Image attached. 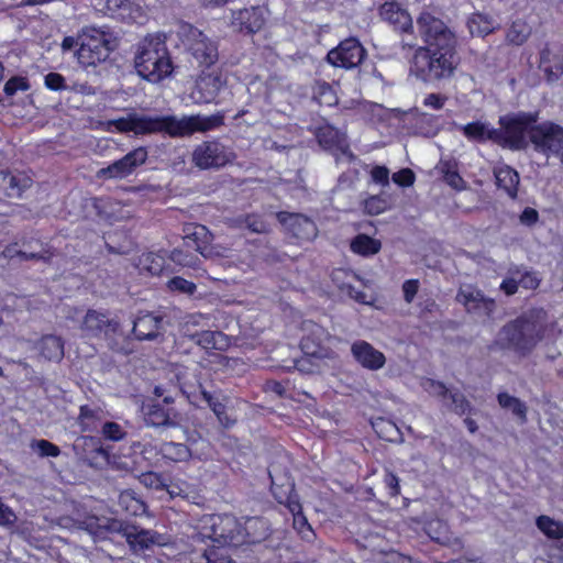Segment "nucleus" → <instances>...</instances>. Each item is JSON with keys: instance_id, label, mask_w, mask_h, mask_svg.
Here are the masks:
<instances>
[{"instance_id": "4", "label": "nucleus", "mask_w": 563, "mask_h": 563, "mask_svg": "<svg viewBox=\"0 0 563 563\" xmlns=\"http://www.w3.org/2000/svg\"><path fill=\"white\" fill-rule=\"evenodd\" d=\"M541 340V328L534 321L521 317L506 323L498 331L494 344L500 350H509L525 357Z\"/></svg>"}, {"instance_id": "35", "label": "nucleus", "mask_w": 563, "mask_h": 563, "mask_svg": "<svg viewBox=\"0 0 563 563\" xmlns=\"http://www.w3.org/2000/svg\"><path fill=\"white\" fill-rule=\"evenodd\" d=\"M467 27L473 36H486L496 29L493 18L481 12L473 13L468 18Z\"/></svg>"}, {"instance_id": "2", "label": "nucleus", "mask_w": 563, "mask_h": 563, "mask_svg": "<svg viewBox=\"0 0 563 563\" xmlns=\"http://www.w3.org/2000/svg\"><path fill=\"white\" fill-rule=\"evenodd\" d=\"M134 68L143 79L157 84L172 75L174 65L164 36H145L134 54Z\"/></svg>"}, {"instance_id": "25", "label": "nucleus", "mask_w": 563, "mask_h": 563, "mask_svg": "<svg viewBox=\"0 0 563 563\" xmlns=\"http://www.w3.org/2000/svg\"><path fill=\"white\" fill-rule=\"evenodd\" d=\"M380 16L401 32L412 31V19L408 11L395 1L385 2L379 8Z\"/></svg>"}, {"instance_id": "36", "label": "nucleus", "mask_w": 563, "mask_h": 563, "mask_svg": "<svg viewBox=\"0 0 563 563\" xmlns=\"http://www.w3.org/2000/svg\"><path fill=\"white\" fill-rule=\"evenodd\" d=\"M382 249L379 240L373 239L366 234H357L351 241V250L353 253L362 256H372L377 254Z\"/></svg>"}, {"instance_id": "30", "label": "nucleus", "mask_w": 563, "mask_h": 563, "mask_svg": "<svg viewBox=\"0 0 563 563\" xmlns=\"http://www.w3.org/2000/svg\"><path fill=\"white\" fill-rule=\"evenodd\" d=\"M242 536L244 537V544L264 541L269 536L267 521L258 517L247 518L242 525Z\"/></svg>"}, {"instance_id": "16", "label": "nucleus", "mask_w": 563, "mask_h": 563, "mask_svg": "<svg viewBox=\"0 0 563 563\" xmlns=\"http://www.w3.org/2000/svg\"><path fill=\"white\" fill-rule=\"evenodd\" d=\"M306 335L301 339L300 346L307 356L316 358H325L330 356V351L324 346L330 339L329 332L321 325L308 321L303 324Z\"/></svg>"}, {"instance_id": "1", "label": "nucleus", "mask_w": 563, "mask_h": 563, "mask_svg": "<svg viewBox=\"0 0 563 563\" xmlns=\"http://www.w3.org/2000/svg\"><path fill=\"white\" fill-rule=\"evenodd\" d=\"M223 115H175L150 117L130 115L114 121L115 128L121 132H134L135 134L165 133L170 137H184L194 133H206L216 130L223 124Z\"/></svg>"}, {"instance_id": "12", "label": "nucleus", "mask_w": 563, "mask_h": 563, "mask_svg": "<svg viewBox=\"0 0 563 563\" xmlns=\"http://www.w3.org/2000/svg\"><path fill=\"white\" fill-rule=\"evenodd\" d=\"M180 32L191 55L200 65L210 66L218 60L217 44L200 30L190 24H184Z\"/></svg>"}, {"instance_id": "39", "label": "nucleus", "mask_w": 563, "mask_h": 563, "mask_svg": "<svg viewBox=\"0 0 563 563\" xmlns=\"http://www.w3.org/2000/svg\"><path fill=\"white\" fill-rule=\"evenodd\" d=\"M531 31V26L525 20H515L507 31L506 40L512 45L520 46L527 42Z\"/></svg>"}, {"instance_id": "21", "label": "nucleus", "mask_w": 563, "mask_h": 563, "mask_svg": "<svg viewBox=\"0 0 563 563\" xmlns=\"http://www.w3.org/2000/svg\"><path fill=\"white\" fill-rule=\"evenodd\" d=\"M118 322L110 319L104 312L98 310H88L81 330L88 338L108 336L118 330Z\"/></svg>"}, {"instance_id": "62", "label": "nucleus", "mask_w": 563, "mask_h": 563, "mask_svg": "<svg viewBox=\"0 0 563 563\" xmlns=\"http://www.w3.org/2000/svg\"><path fill=\"white\" fill-rule=\"evenodd\" d=\"M522 225L532 227L539 221V213L536 209L527 207L519 216Z\"/></svg>"}, {"instance_id": "46", "label": "nucleus", "mask_w": 563, "mask_h": 563, "mask_svg": "<svg viewBox=\"0 0 563 563\" xmlns=\"http://www.w3.org/2000/svg\"><path fill=\"white\" fill-rule=\"evenodd\" d=\"M373 427L377 434L386 441H397L401 437L397 426L389 420L378 419Z\"/></svg>"}, {"instance_id": "64", "label": "nucleus", "mask_w": 563, "mask_h": 563, "mask_svg": "<svg viewBox=\"0 0 563 563\" xmlns=\"http://www.w3.org/2000/svg\"><path fill=\"white\" fill-rule=\"evenodd\" d=\"M123 1L124 0H98L97 5H99L100 10L104 11V13L113 16V14L118 12V9H120V5H122Z\"/></svg>"}, {"instance_id": "17", "label": "nucleus", "mask_w": 563, "mask_h": 563, "mask_svg": "<svg viewBox=\"0 0 563 563\" xmlns=\"http://www.w3.org/2000/svg\"><path fill=\"white\" fill-rule=\"evenodd\" d=\"M317 139L323 148L333 153L338 162H350L354 158L350 151L345 134L334 126L328 124L320 126L317 131Z\"/></svg>"}, {"instance_id": "19", "label": "nucleus", "mask_w": 563, "mask_h": 563, "mask_svg": "<svg viewBox=\"0 0 563 563\" xmlns=\"http://www.w3.org/2000/svg\"><path fill=\"white\" fill-rule=\"evenodd\" d=\"M351 354L357 364L368 371H379L386 364L384 353L364 340L355 341L351 345Z\"/></svg>"}, {"instance_id": "45", "label": "nucleus", "mask_w": 563, "mask_h": 563, "mask_svg": "<svg viewBox=\"0 0 563 563\" xmlns=\"http://www.w3.org/2000/svg\"><path fill=\"white\" fill-rule=\"evenodd\" d=\"M112 18L123 22H137L143 18V11L142 8L133 1L124 0Z\"/></svg>"}, {"instance_id": "18", "label": "nucleus", "mask_w": 563, "mask_h": 563, "mask_svg": "<svg viewBox=\"0 0 563 563\" xmlns=\"http://www.w3.org/2000/svg\"><path fill=\"white\" fill-rule=\"evenodd\" d=\"M277 219L289 233L299 240L312 241L318 235L316 223L305 214L282 211L277 213Z\"/></svg>"}, {"instance_id": "8", "label": "nucleus", "mask_w": 563, "mask_h": 563, "mask_svg": "<svg viewBox=\"0 0 563 563\" xmlns=\"http://www.w3.org/2000/svg\"><path fill=\"white\" fill-rule=\"evenodd\" d=\"M200 532L202 539H210L220 545L239 547L244 544L242 523L231 515H209L202 518Z\"/></svg>"}, {"instance_id": "63", "label": "nucleus", "mask_w": 563, "mask_h": 563, "mask_svg": "<svg viewBox=\"0 0 563 563\" xmlns=\"http://www.w3.org/2000/svg\"><path fill=\"white\" fill-rule=\"evenodd\" d=\"M445 101L446 98L444 96H441L439 93H430L426 96L423 104L434 110H440L443 108Z\"/></svg>"}, {"instance_id": "49", "label": "nucleus", "mask_w": 563, "mask_h": 563, "mask_svg": "<svg viewBox=\"0 0 563 563\" xmlns=\"http://www.w3.org/2000/svg\"><path fill=\"white\" fill-rule=\"evenodd\" d=\"M228 545H213L205 550L203 556L208 563H233L231 555L229 554Z\"/></svg>"}, {"instance_id": "5", "label": "nucleus", "mask_w": 563, "mask_h": 563, "mask_svg": "<svg viewBox=\"0 0 563 563\" xmlns=\"http://www.w3.org/2000/svg\"><path fill=\"white\" fill-rule=\"evenodd\" d=\"M80 46L76 52L78 63L85 67L106 62L117 47V38L109 29L86 26L80 34Z\"/></svg>"}, {"instance_id": "58", "label": "nucleus", "mask_w": 563, "mask_h": 563, "mask_svg": "<svg viewBox=\"0 0 563 563\" xmlns=\"http://www.w3.org/2000/svg\"><path fill=\"white\" fill-rule=\"evenodd\" d=\"M140 482L147 488L162 489L164 486L162 476L155 472L141 474Z\"/></svg>"}, {"instance_id": "24", "label": "nucleus", "mask_w": 563, "mask_h": 563, "mask_svg": "<svg viewBox=\"0 0 563 563\" xmlns=\"http://www.w3.org/2000/svg\"><path fill=\"white\" fill-rule=\"evenodd\" d=\"M144 421L147 427H176L177 413L174 409H165L157 402H147L142 407Z\"/></svg>"}, {"instance_id": "32", "label": "nucleus", "mask_w": 563, "mask_h": 563, "mask_svg": "<svg viewBox=\"0 0 563 563\" xmlns=\"http://www.w3.org/2000/svg\"><path fill=\"white\" fill-rule=\"evenodd\" d=\"M459 128L468 140L478 143L486 141H493L496 143V137L498 136L495 129H490L489 124L479 121L460 125Z\"/></svg>"}, {"instance_id": "40", "label": "nucleus", "mask_w": 563, "mask_h": 563, "mask_svg": "<svg viewBox=\"0 0 563 563\" xmlns=\"http://www.w3.org/2000/svg\"><path fill=\"white\" fill-rule=\"evenodd\" d=\"M192 339L198 345L207 350H221L225 345L224 335L219 331H202L195 333Z\"/></svg>"}, {"instance_id": "10", "label": "nucleus", "mask_w": 563, "mask_h": 563, "mask_svg": "<svg viewBox=\"0 0 563 563\" xmlns=\"http://www.w3.org/2000/svg\"><path fill=\"white\" fill-rule=\"evenodd\" d=\"M419 34L427 43L426 47L456 46L455 33L439 18L428 11H423L417 19Z\"/></svg>"}, {"instance_id": "61", "label": "nucleus", "mask_w": 563, "mask_h": 563, "mask_svg": "<svg viewBox=\"0 0 563 563\" xmlns=\"http://www.w3.org/2000/svg\"><path fill=\"white\" fill-rule=\"evenodd\" d=\"M419 290L418 279H408L402 284L404 299L407 303H411Z\"/></svg>"}, {"instance_id": "15", "label": "nucleus", "mask_w": 563, "mask_h": 563, "mask_svg": "<svg viewBox=\"0 0 563 563\" xmlns=\"http://www.w3.org/2000/svg\"><path fill=\"white\" fill-rule=\"evenodd\" d=\"M147 159V151L145 147H137L122 158L113 162L109 166L98 172L100 178H118L123 179L130 176L139 166L143 165Z\"/></svg>"}, {"instance_id": "11", "label": "nucleus", "mask_w": 563, "mask_h": 563, "mask_svg": "<svg viewBox=\"0 0 563 563\" xmlns=\"http://www.w3.org/2000/svg\"><path fill=\"white\" fill-rule=\"evenodd\" d=\"M536 152L545 156H559L563 150V128L552 121L534 123L530 141Z\"/></svg>"}, {"instance_id": "48", "label": "nucleus", "mask_w": 563, "mask_h": 563, "mask_svg": "<svg viewBox=\"0 0 563 563\" xmlns=\"http://www.w3.org/2000/svg\"><path fill=\"white\" fill-rule=\"evenodd\" d=\"M421 387L430 396L439 398L442 402L446 399L450 390L442 382L432 378H423L421 380Z\"/></svg>"}, {"instance_id": "53", "label": "nucleus", "mask_w": 563, "mask_h": 563, "mask_svg": "<svg viewBox=\"0 0 563 563\" xmlns=\"http://www.w3.org/2000/svg\"><path fill=\"white\" fill-rule=\"evenodd\" d=\"M167 288L170 291H177L179 294L192 295L197 287L192 282H189L183 277L176 276L168 280Z\"/></svg>"}, {"instance_id": "43", "label": "nucleus", "mask_w": 563, "mask_h": 563, "mask_svg": "<svg viewBox=\"0 0 563 563\" xmlns=\"http://www.w3.org/2000/svg\"><path fill=\"white\" fill-rule=\"evenodd\" d=\"M101 420V410L90 406H81L78 416V423L82 431H92Z\"/></svg>"}, {"instance_id": "51", "label": "nucleus", "mask_w": 563, "mask_h": 563, "mask_svg": "<svg viewBox=\"0 0 563 563\" xmlns=\"http://www.w3.org/2000/svg\"><path fill=\"white\" fill-rule=\"evenodd\" d=\"M31 449L34 450L42 457H56L60 454V450L57 445L43 439L32 441Z\"/></svg>"}, {"instance_id": "60", "label": "nucleus", "mask_w": 563, "mask_h": 563, "mask_svg": "<svg viewBox=\"0 0 563 563\" xmlns=\"http://www.w3.org/2000/svg\"><path fill=\"white\" fill-rule=\"evenodd\" d=\"M393 180L399 186L409 187L415 181V174L409 168H404L393 175Z\"/></svg>"}, {"instance_id": "13", "label": "nucleus", "mask_w": 563, "mask_h": 563, "mask_svg": "<svg viewBox=\"0 0 563 563\" xmlns=\"http://www.w3.org/2000/svg\"><path fill=\"white\" fill-rule=\"evenodd\" d=\"M366 56V51L354 37L342 41L328 55V62L335 67L354 68L358 66Z\"/></svg>"}, {"instance_id": "7", "label": "nucleus", "mask_w": 563, "mask_h": 563, "mask_svg": "<svg viewBox=\"0 0 563 563\" xmlns=\"http://www.w3.org/2000/svg\"><path fill=\"white\" fill-rule=\"evenodd\" d=\"M185 232L184 245L174 249L169 253V258L175 264L196 268L200 260L196 253L190 252V249L200 253L205 258H213L220 255L216 247L207 245L211 240V234L205 225H189Z\"/></svg>"}, {"instance_id": "57", "label": "nucleus", "mask_w": 563, "mask_h": 563, "mask_svg": "<svg viewBox=\"0 0 563 563\" xmlns=\"http://www.w3.org/2000/svg\"><path fill=\"white\" fill-rule=\"evenodd\" d=\"M29 89V82L23 77H13L9 79L4 85V92L8 96H13L16 91H25Z\"/></svg>"}, {"instance_id": "52", "label": "nucleus", "mask_w": 563, "mask_h": 563, "mask_svg": "<svg viewBox=\"0 0 563 563\" xmlns=\"http://www.w3.org/2000/svg\"><path fill=\"white\" fill-rule=\"evenodd\" d=\"M101 433L104 439L110 441H121L126 437V431L117 422L108 421L103 423Z\"/></svg>"}, {"instance_id": "31", "label": "nucleus", "mask_w": 563, "mask_h": 563, "mask_svg": "<svg viewBox=\"0 0 563 563\" xmlns=\"http://www.w3.org/2000/svg\"><path fill=\"white\" fill-rule=\"evenodd\" d=\"M199 390L202 399L206 401L208 407L213 411L219 422L225 428L231 427L233 424V421L228 417L225 412V397H223L220 394L210 393L206 390L201 385H199Z\"/></svg>"}, {"instance_id": "20", "label": "nucleus", "mask_w": 563, "mask_h": 563, "mask_svg": "<svg viewBox=\"0 0 563 563\" xmlns=\"http://www.w3.org/2000/svg\"><path fill=\"white\" fill-rule=\"evenodd\" d=\"M265 10L261 7L244 8L232 13L231 26L239 32L255 33L265 23Z\"/></svg>"}, {"instance_id": "47", "label": "nucleus", "mask_w": 563, "mask_h": 563, "mask_svg": "<svg viewBox=\"0 0 563 563\" xmlns=\"http://www.w3.org/2000/svg\"><path fill=\"white\" fill-rule=\"evenodd\" d=\"M140 265L152 275H158L164 267V257L155 253H146L141 256Z\"/></svg>"}, {"instance_id": "27", "label": "nucleus", "mask_w": 563, "mask_h": 563, "mask_svg": "<svg viewBox=\"0 0 563 563\" xmlns=\"http://www.w3.org/2000/svg\"><path fill=\"white\" fill-rule=\"evenodd\" d=\"M126 531L125 540L133 552H141L154 544H162L161 536L156 531L142 529L136 526Z\"/></svg>"}, {"instance_id": "59", "label": "nucleus", "mask_w": 563, "mask_h": 563, "mask_svg": "<svg viewBox=\"0 0 563 563\" xmlns=\"http://www.w3.org/2000/svg\"><path fill=\"white\" fill-rule=\"evenodd\" d=\"M516 274L519 275V286L526 289H536L539 287L540 279L537 277L534 273L525 272L520 274L519 272H517Z\"/></svg>"}, {"instance_id": "42", "label": "nucleus", "mask_w": 563, "mask_h": 563, "mask_svg": "<svg viewBox=\"0 0 563 563\" xmlns=\"http://www.w3.org/2000/svg\"><path fill=\"white\" fill-rule=\"evenodd\" d=\"M14 255L20 256L22 260H36L48 262L53 256V253L49 249L45 247L43 244H40V250H31V251H15L13 247H7L4 251V256L13 257Z\"/></svg>"}, {"instance_id": "29", "label": "nucleus", "mask_w": 563, "mask_h": 563, "mask_svg": "<svg viewBox=\"0 0 563 563\" xmlns=\"http://www.w3.org/2000/svg\"><path fill=\"white\" fill-rule=\"evenodd\" d=\"M494 176L496 178V185L504 189L511 199H516L520 183L518 172L512 167L503 164L494 168Z\"/></svg>"}, {"instance_id": "6", "label": "nucleus", "mask_w": 563, "mask_h": 563, "mask_svg": "<svg viewBox=\"0 0 563 563\" xmlns=\"http://www.w3.org/2000/svg\"><path fill=\"white\" fill-rule=\"evenodd\" d=\"M539 119L538 112L508 113L499 118L496 144L512 151L525 150L530 141V132Z\"/></svg>"}, {"instance_id": "23", "label": "nucleus", "mask_w": 563, "mask_h": 563, "mask_svg": "<svg viewBox=\"0 0 563 563\" xmlns=\"http://www.w3.org/2000/svg\"><path fill=\"white\" fill-rule=\"evenodd\" d=\"M540 69L547 80L552 82L563 75V49L560 46L547 45L540 53Z\"/></svg>"}, {"instance_id": "38", "label": "nucleus", "mask_w": 563, "mask_h": 563, "mask_svg": "<svg viewBox=\"0 0 563 563\" xmlns=\"http://www.w3.org/2000/svg\"><path fill=\"white\" fill-rule=\"evenodd\" d=\"M163 457L173 462H185L191 457L190 449L184 443L164 442L159 446Z\"/></svg>"}, {"instance_id": "37", "label": "nucleus", "mask_w": 563, "mask_h": 563, "mask_svg": "<svg viewBox=\"0 0 563 563\" xmlns=\"http://www.w3.org/2000/svg\"><path fill=\"white\" fill-rule=\"evenodd\" d=\"M536 526L549 539H563V522L560 520H555L547 515H541L537 517Z\"/></svg>"}, {"instance_id": "14", "label": "nucleus", "mask_w": 563, "mask_h": 563, "mask_svg": "<svg viewBox=\"0 0 563 563\" xmlns=\"http://www.w3.org/2000/svg\"><path fill=\"white\" fill-rule=\"evenodd\" d=\"M456 301L464 306L468 313L489 318L496 309L494 299L486 297L479 289L472 285H463L459 288Z\"/></svg>"}, {"instance_id": "50", "label": "nucleus", "mask_w": 563, "mask_h": 563, "mask_svg": "<svg viewBox=\"0 0 563 563\" xmlns=\"http://www.w3.org/2000/svg\"><path fill=\"white\" fill-rule=\"evenodd\" d=\"M236 221L239 227H244L253 233H265L268 230L267 223L256 214H247L245 217L239 218Z\"/></svg>"}, {"instance_id": "26", "label": "nucleus", "mask_w": 563, "mask_h": 563, "mask_svg": "<svg viewBox=\"0 0 563 563\" xmlns=\"http://www.w3.org/2000/svg\"><path fill=\"white\" fill-rule=\"evenodd\" d=\"M222 75L217 71L203 73L196 81V91L198 101L209 103L216 99L224 85Z\"/></svg>"}, {"instance_id": "41", "label": "nucleus", "mask_w": 563, "mask_h": 563, "mask_svg": "<svg viewBox=\"0 0 563 563\" xmlns=\"http://www.w3.org/2000/svg\"><path fill=\"white\" fill-rule=\"evenodd\" d=\"M497 400L501 408L510 410L521 422L527 421V406L519 398L507 393H500Z\"/></svg>"}, {"instance_id": "34", "label": "nucleus", "mask_w": 563, "mask_h": 563, "mask_svg": "<svg viewBox=\"0 0 563 563\" xmlns=\"http://www.w3.org/2000/svg\"><path fill=\"white\" fill-rule=\"evenodd\" d=\"M29 184L30 179L26 177L14 176L3 170L0 172V187L5 196L10 198L20 197L23 190L29 187Z\"/></svg>"}, {"instance_id": "22", "label": "nucleus", "mask_w": 563, "mask_h": 563, "mask_svg": "<svg viewBox=\"0 0 563 563\" xmlns=\"http://www.w3.org/2000/svg\"><path fill=\"white\" fill-rule=\"evenodd\" d=\"M75 449H81V459L90 466L102 467L109 462V453L95 437H81L77 440Z\"/></svg>"}, {"instance_id": "56", "label": "nucleus", "mask_w": 563, "mask_h": 563, "mask_svg": "<svg viewBox=\"0 0 563 563\" xmlns=\"http://www.w3.org/2000/svg\"><path fill=\"white\" fill-rule=\"evenodd\" d=\"M44 84L47 89L54 91L68 89L65 78L58 73H48L44 77Z\"/></svg>"}, {"instance_id": "9", "label": "nucleus", "mask_w": 563, "mask_h": 563, "mask_svg": "<svg viewBox=\"0 0 563 563\" xmlns=\"http://www.w3.org/2000/svg\"><path fill=\"white\" fill-rule=\"evenodd\" d=\"M235 159V152L218 140L198 144L191 154L192 164L201 170L220 169Z\"/></svg>"}, {"instance_id": "55", "label": "nucleus", "mask_w": 563, "mask_h": 563, "mask_svg": "<svg viewBox=\"0 0 563 563\" xmlns=\"http://www.w3.org/2000/svg\"><path fill=\"white\" fill-rule=\"evenodd\" d=\"M294 528L301 534L302 539L311 541L314 537V532L311 526L308 523L307 518L302 515H296L294 517Z\"/></svg>"}, {"instance_id": "3", "label": "nucleus", "mask_w": 563, "mask_h": 563, "mask_svg": "<svg viewBox=\"0 0 563 563\" xmlns=\"http://www.w3.org/2000/svg\"><path fill=\"white\" fill-rule=\"evenodd\" d=\"M456 46L419 47L413 56L412 73L427 84L451 78L457 67Z\"/></svg>"}, {"instance_id": "28", "label": "nucleus", "mask_w": 563, "mask_h": 563, "mask_svg": "<svg viewBox=\"0 0 563 563\" xmlns=\"http://www.w3.org/2000/svg\"><path fill=\"white\" fill-rule=\"evenodd\" d=\"M162 318L152 313L139 316L133 323V333L137 340H154L161 333Z\"/></svg>"}, {"instance_id": "44", "label": "nucleus", "mask_w": 563, "mask_h": 563, "mask_svg": "<svg viewBox=\"0 0 563 563\" xmlns=\"http://www.w3.org/2000/svg\"><path fill=\"white\" fill-rule=\"evenodd\" d=\"M443 405L456 415H465L471 411V404L459 390H449Z\"/></svg>"}, {"instance_id": "33", "label": "nucleus", "mask_w": 563, "mask_h": 563, "mask_svg": "<svg viewBox=\"0 0 563 563\" xmlns=\"http://www.w3.org/2000/svg\"><path fill=\"white\" fill-rule=\"evenodd\" d=\"M37 349L40 354L48 361H60L64 356V342L56 335L43 336Z\"/></svg>"}, {"instance_id": "54", "label": "nucleus", "mask_w": 563, "mask_h": 563, "mask_svg": "<svg viewBox=\"0 0 563 563\" xmlns=\"http://www.w3.org/2000/svg\"><path fill=\"white\" fill-rule=\"evenodd\" d=\"M387 201L378 196L369 197L364 202V209L368 214L376 216L387 209Z\"/></svg>"}]
</instances>
